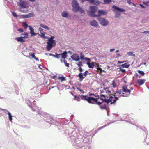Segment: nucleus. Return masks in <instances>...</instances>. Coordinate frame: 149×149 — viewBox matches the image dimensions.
I'll use <instances>...</instances> for the list:
<instances>
[{
    "label": "nucleus",
    "instance_id": "47",
    "mask_svg": "<svg viewBox=\"0 0 149 149\" xmlns=\"http://www.w3.org/2000/svg\"><path fill=\"white\" fill-rule=\"evenodd\" d=\"M63 62L65 66L68 67H70V64L67 62L66 60H64L63 61Z\"/></svg>",
    "mask_w": 149,
    "mask_h": 149
},
{
    "label": "nucleus",
    "instance_id": "4",
    "mask_svg": "<svg viewBox=\"0 0 149 149\" xmlns=\"http://www.w3.org/2000/svg\"><path fill=\"white\" fill-rule=\"evenodd\" d=\"M82 143H91L92 140L91 138L92 136L87 135L86 134H83L82 135Z\"/></svg>",
    "mask_w": 149,
    "mask_h": 149
},
{
    "label": "nucleus",
    "instance_id": "5",
    "mask_svg": "<svg viewBox=\"0 0 149 149\" xmlns=\"http://www.w3.org/2000/svg\"><path fill=\"white\" fill-rule=\"evenodd\" d=\"M88 15L92 18L97 17V10H87Z\"/></svg>",
    "mask_w": 149,
    "mask_h": 149
},
{
    "label": "nucleus",
    "instance_id": "29",
    "mask_svg": "<svg viewBox=\"0 0 149 149\" xmlns=\"http://www.w3.org/2000/svg\"><path fill=\"white\" fill-rule=\"evenodd\" d=\"M69 134L68 135H71V136H72V135H74V134L76 133V131L74 130L73 128H70V129L68 130Z\"/></svg>",
    "mask_w": 149,
    "mask_h": 149
},
{
    "label": "nucleus",
    "instance_id": "34",
    "mask_svg": "<svg viewBox=\"0 0 149 149\" xmlns=\"http://www.w3.org/2000/svg\"><path fill=\"white\" fill-rule=\"evenodd\" d=\"M10 10L12 16L15 18H17L19 17V15H17L16 12L13 11L12 10Z\"/></svg>",
    "mask_w": 149,
    "mask_h": 149
},
{
    "label": "nucleus",
    "instance_id": "42",
    "mask_svg": "<svg viewBox=\"0 0 149 149\" xmlns=\"http://www.w3.org/2000/svg\"><path fill=\"white\" fill-rule=\"evenodd\" d=\"M127 79V75L125 76L121 79V80L122 81H123L125 84H126L127 83V81L126 80H125V79Z\"/></svg>",
    "mask_w": 149,
    "mask_h": 149
},
{
    "label": "nucleus",
    "instance_id": "46",
    "mask_svg": "<svg viewBox=\"0 0 149 149\" xmlns=\"http://www.w3.org/2000/svg\"><path fill=\"white\" fill-rule=\"evenodd\" d=\"M60 56H61L60 54H58L57 53H56V54L54 55V57L57 59H59L60 58Z\"/></svg>",
    "mask_w": 149,
    "mask_h": 149
},
{
    "label": "nucleus",
    "instance_id": "58",
    "mask_svg": "<svg viewBox=\"0 0 149 149\" xmlns=\"http://www.w3.org/2000/svg\"><path fill=\"white\" fill-rule=\"evenodd\" d=\"M122 91V89H120L119 90H118L116 91V93H118L119 95L121 94V92Z\"/></svg>",
    "mask_w": 149,
    "mask_h": 149
},
{
    "label": "nucleus",
    "instance_id": "43",
    "mask_svg": "<svg viewBox=\"0 0 149 149\" xmlns=\"http://www.w3.org/2000/svg\"><path fill=\"white\" fill-rule=\"evenodd\" d=\"M27 104L28 106H29V107L33 111H35V110H34V109H33V108L32 104L31 102L29 103H27Z\"/></svg>",
    "mask_w": 149,
    "mask_h": 149
},
{
    "label": "nucleus",
    "instance_id": "27",
    "mask_svg": "<svg viewBox=\"0 0 149 149\" xmlns=\"http://www.w3.org/2000/svg\"><path fill=\"white\" fill-rule=\"evenodd\" d=\"M91 3L96 5H98L99 4L101 3L100 1L96 0H92L91 1Z\"/></svg>",
    "mask_w": 149,
    "mask_h": 149
},
{
    "label": "nucleus",
    "instance_id": "16",
    "mask_svg": "<svg viewBox=\"0 0 149 149\" xmlns=\"http://www.w3.org/2000/svg\"><path fill=\"white\" fill-rule=\"evenodd\" d=\"M86 101L89 104H94V100H97V99L93 97H88Z\"/></svg>",
    "mask_w": 149,
    "mask_h": 149
},
{
    "label": "nucleus",
    "instance_id": "36",
    "mask_svg": "<svg viewBox=\"0 0 149 149\" xmlns=\"http://www.w3.org/2000/svg\"><path fill=\"white\" fill-rule=\"evenodd\" d=\"M85 56L84 55L83 53L80 52V56H79V59L80 60H85Z\"/></svg>",
    "mask_w": 149,
    "mask_h": 149
},
{
    "label": "nucleus",
    "instance_id": "20",
    "mask_svg": "<svg viewBox=\"0 0 149 149\" xmlns=\"http://www.w3.org/2000/svg\"><path fill=\"white\" fill-rule=\"evenodd\" d=\"M76 76L79 78V80L80 82L82 81L84 78L83 73L80 72L77 75H76Z\"/></svg>",
    "mask_w": 149,
    "mask_h": 149
},
{
    "label": "nucleus",
    "instance_id": "39",
    "mask_svg": "<svg viewBox=\"0 0 149 149\" xmlns=\"http://www.w3.org/2000/svg\"><path fill=\"white\" fill-rule=\"evenodd\" d=\"M133 51H129L127 53V54L129 56H135V55Z\"/></svg>",
    "mask_w": 149,
    "mask_h": 149
},
{
    "label": "nucleus",
    "instance_id": "62",
    "mask_svg": "<svg viewBox=\"0 0 149 149\" xmlns=\"http://www.w3.org/2000/svg\"><path fill=\"white\" fill-rule=\"evenodd\" d=\"M85 60L87 61H91V58H89L87 57H85Z\"/></svg>",
    "mask_w": 149,
    "mask_h": 149
},
{
    "label": "nucleus",
    "instance_id": "59",
    "mask_svg": "<svg viewBox=\"0 0 149 149\" xmlns=\"http://www.w3.org/2000/svg\"><path fill=\"white\" fill-rule=\"evenodd\" d=\"M38 30L40 31V33H41L42 32H43V29L42 28V27H40L38 28Z\"/></svg>",
    "mask_w": 149,
    "mask_h": 149
},
{
    "label": "nucleus",
    "instance_id": "49",
    "mask_svg": "<svg viewBox=\"0 0 149 149\" xmlns=\"http://www.w3.org/2000/svg\"><path fill=\"white\" fill-rule=\"evenodd\" d=\"M112 1V0H104V3L105 4H109Z\"/></svg>",
    "mask_w": 149,
    "mask_h": 149
},
{
    "label": "nucleus",
    "instance_id": "24",
    "mask_svg": "<svg viewBox=\"0 0 149 149\" xmlns=\"http://www.w3.org/2000/svg\"><path fill=\"white\" fill-rule=\"evenodd\" d=\"M15 39L18 42H24L23 36L17 37V38H15Z\"/></svg>",
    "mask_w": 149,
    "mask_h": 149
},
{
    "label": "nucleus",
    "instance_id": "55",
    "mask_svg": "<svg viewBox=\"0 0 149 149\" xmlns=\"http://www.w3.org/2000/svg\"><path fill=\"white\" fill-rule=\"evenodd\" d=\"M62 86H64L65 87V88H66V89H69L70 88V86H69L66 85H65L64 84H62Z\"/></svg>",
    "mask_w": 149,
    "mask_h": 149
},
{
    "label": "nucleus",
    "instance_id": "53",
    "mask_svg": "<svg viewBox=\"0 0 149 149\" xmlns=\"http://www.w3.org/2000/svg\"><path fill=\"white\" fill-rule=\"evenodd\" d=\"M112 8L113 9H115V10H120V9H120V8L118 7H116L115 6V5H113V7H112Z\"/></svg>",
    "mask_w": 149,
    "mask_h": 149
},
{
    "label": "nucleus",
    "instance_id": "1",
    "mask_svg": "<svg viewBox=\"0 0 149 149\" xmlns=\"http://www.w3.org/2000/svg\"><path fill=\"white\" fill-rule=\"evenodd\" d=\"M77 135V134H75V135H72V136L68 137V140L73 146H76L79 149H92L90 146H88L84 145L82 139L78 138Z\"/></svg>",
    "mask_w": 149,
    "mask_h": 149
},
{
    "label": "nucleus",
    "instance_id": "54",
    "mask_svg": "<svg viewBox=\"0 0 149 149\" xmlns=\"http://www.w3.org/2000/svg\"><path fill=\"white\" fill-rule=\"evenodd\" d=\"M132 0H127V3H129L130 4H132L133 5L135 6L134 4L133 3L131 2V1H132Z\"/></svg>",
    "mask_w": 149,
    "mask_h": 149
},
{
    "label": "nucleus",
    "instance_id": "8",
    "mask_svg": "<svg viewBox=\"0 0 149 149\" xmlns=\"http://www.w3.org/2000/svg\"><path fill=\"white\" fill-rule=\"evenodd\" d=\"M115 14V17L116 18H118L120 16L122 13H125L126 10H113Z\"/></svg>",
    "mask_w": 149,
    "mask_h": 149
},
{
    "label": "nucleus",
    "instance_id": "52",
    "mask_svg": "<svg viewBox=\"0 0 149 149\" xmlns=\"http://www.w3.org/2000/svg\"><path fill=\"white\" fill-rule=\"evenodd\" d=\"M60 54L61 56L67 55V51H64L62 53H60Z\"/></svg>",
    "mask_w": 149,
    "mask_h": 149
},
{
    "label": "nucleus",
    "instance_id": "40",
    "mask_svg": "<svg viewBox=\"0 0 149 149\" xmlns=\"http://www.w3.org/2000/svg\"><path fill=\"white\" fill-rule=\"evenodd\" d=\"M23 26L24 28H28L29 25L26 21H24L22 22Z\"/></svg>",
    "mask_w": 149,
    "mask_h": 149
},
{
    "label": "nucleus",
    "instance_id": "3",
    "mask_svg": "<svg viewBox=\"0 0 149 149\" xmlns=\"http://www.w3.org/2000/svg\"><path fill=\"white\" fill-rule=\"evenodd\" d=\"M61 16L63 18H66L70 20L74 19L76 16V15L74 16L72 15V14L69 13L66 10H64L61 12Z\"/></svg>",
    "mask_w": 149,
    "mask_h": 149
},
{
    "label": "nucleus",
    "instance_id": "50",
    "mask_svg": "<svg viewBox=\"0 0 149 149\" xmlns=\"http://www.w3.org/2000/svg\"><path fill=\"white\" fill-rule=\"evenodd\" d=\"M29 56H32V58L35 59L36 56L35 55V53H29Z\"/></svg>",
    "mask_w": 149,
    "mask_h": 149
},
{
    "label": "nucleus",
    "instance_id": "31",
    "mask_svg": "<svg viewBox=\"0 0 149 149\" xmlns=\"http://www.w3.org/2000/svg\"><path fill=\"white\" fill-rule=\"evenodd\" d=\"M50 38L51 39L52 42L54 44V45H56V40L54 39L55 38V36H51L50 37Z\"/></svg>",
    "mask_w": 149,
    "mask_h": 149
},
{
    "label": "nucleus",
    "instance_id": "11",
    "mask_svg": "<svg viewBox=\"0 0 149 149\" xmlns=\"http://www.w3.org/2000/svg\"><path fill=\"white\" fill-rule=\"evenodd\" d=\"M19 6L22 8H26L28 7L29 4L26 1L20 0V1L18 3Z\"/></svg>",
    "mask_w": 149,
    "mask_h": 149
},
{
    "label": "nucleus",
    "instance_id": "57",
    "mask_svg": "<svg viewBox=\"0 0 149 149\" xmlns=\"http://www.w3.org/2000/svg\"><path fill=\"white\" fill-rule=\"evenodd\" d=\"M77 69L81 73H82L84 71L83 69L81 67H79V68H77Z\"/></svg>",
    "mask_w": 149,
    "mask_h": 149
},
{
    "label": "nucleus",
    "instance_id": "22",
    "mask_svg": "<svg viewBox=\"0 0 149 149\" xmlns=\"http://www.w3.org/2000/svg\"><path fill=\"white\" fill-rule=\"evenodd\" d=\"M112 97H110L109 98H104V102H105L107 105H109V103L111 104V101Z\"/></svg>",
    "mask_w": 149,
    "mask_h": 149
},
{
    "label": "nucleus",
    "instance_id": "15",
    "mask_svg": "<svg viewBox=\"0 0 149 149\" xmlns=\"http://www.w3.org/2000/svg\"><path fill=\"white\" fill-rule=\"evenodd\" d=\"M47 45H46V49L47 51H49L52 48L55 46L56 45H54V44L52 43L49 42H46Z\"/></svg>",
    "mask_w": 149,
    "mask_h": 149
},
{
    "label": "nucleus",
    "instance_id": "44",
    "mask_svg": "<svg viewBox=\"0 0 149 149\" xmlns=\"http://www.w3.org/2000/svg\"><path fill=\"white\" fill-rule=\"evenodd\" d=\"M138 72L141 76H144L145 74L144 71L142 70H137Z\"/></svg>",
    "mask_w": 149,
    "mask_h": 149
},
{
    "label": "nucleus",
    "instance_id": "45",
    "mask_svg": "<svg viewBox=\"0 0 149 149\" xmlns=\"http://www.w3.org/2000/svg\"><path fill=\"white\" fill-rule=\"evenodd\" d=\"M81 99L82 100H87V98L86 97H88L87 95H80Z\"/></svg>",
    "mask_w": 149,
    "mask_h": 149
},
{
    "label": "nucleus",
    "instance_id": "60",
    "mask_svg": "<svg viewBox=\"0 0 149 149\" xmlns=\"http://www.w3.org/2000/svg\"><path fill=\"white\" fill-rule=\"evenodd\" d=\"M64 133L66 135H68L69 134V131H68V129H65L64 130Z\"/></svg>",
    "mask_w": 149,
    "mask_h": 149
},
{
    "label": "nucleus",
    "instance_id": "14",
    "mask_svg": "<svg viewBox=\"0 0 149 149\" xmlns=\"http://www.w3.org/2000/svg\"><path fill=\"white\" fill-rule=\"evenodd\" d=\"M90 24L92 26L97 28L99 26V23L97 22L94 19L93 20H91L90 22Z\"/></svg>",
    "mask_w": 149,
    "mask_h": 149
},
{
    "label": "nucleus",
    "instance_id": "41",
    "mask_svg": "<svg viewBox=\"0 0 149 149\" xmlns=\"http://www.w3.org/2000/svg\"><path fill=\"white\" fill-rule=\"evenodd\" d=\"M29 34L27 32H26V36H23V39L24 41V42H25L26 39L29 38Z\"/></svg>",
    "mask_w": 149,
    "mask_h": 149
},
{
    "label": "nucleus",
    "instance_id": "17",
    "mask_svg": "<svg viewBox=\"0 0 149 149\" xmlns=\"http://www.w3.org/2000/svg\"><path fill=\"white\" fill-rule=\"evenodd\" d=\"M111 97H112L111 101V104H116L117 100H119V97L115 95L114 96H111Z\"/></svg>",
    "mask_w": 149,
    "mask_h": 149
},
{
    "label": "nucleus",
    "instance_id": "9",
    "mask_svg": "<svg viewBox=\"0 0 149 149\" xmlns=\"http://www.w3.org/2000/svg\"><path fill=\"white\" fill-rule=\"evenodd\" d=\"M72 5L74 9H81L79 3L76 0H73L72 1Z\"/></svg>",
    "mask_w": 149,
    "mask_h": 149
},
{
    "label": "nucleus",
    "instance_id": "6",
    "mask_svg": "<svg viewBox=\"0 0 149 149\" xmlns=\"http://www.w3.org/2000/svg\"><path fill=\"white\" fill-rule=\"evenodd\" d=\"M98 22L100 25L104 26H106L109 23V21L104 18H101L99 19Z\"/></svg>",
    "mask_w": 149,
    "mask_h": 149
},
{
    "label": "nucleus",
    "instance_id": "12",
    "mask_svg": "<svg viewBox=\"0 0 149 149\" xmlns=\"http://www.w3.org/2000/svg\"><path fill=\"white\" fill-rule=\"evenodd\" d=\"M0 110H3L4 112L6 114H7L8 116V119L9 121H12L13 120L12 117L13 116L11 114V113L9 112V111L5 109H3L2 108H0Z\"/></svg>",
    "mask_w": 149,
    "mask_h": 149
},
{
    "label": "nucleus",
    "instance_id": "19",
    "mask_svg": "<svg viewBox=\"0 0 149 149\" xmlns=\"http://www.w3.org/2000/svg\"><path fill=\"white\" fill-rule=\"evenodd\" d=\"M121 121H125L126 122H127L128 123L132 124L133 125H134V120L131 117H129V118L127 120H124L121 119Z\"/></svg>",
    "mask_w": 149,
    "mask_h": 149
},
{
    "label": "nucleus",
    "instance_id": "18",
    "mask_svg": "<svg viewBox=\"0 0 149 149\" xmlns=\"http://www.w3.org/2000/svg\"><path fill=\"white\" fill-rule=\"evenodd\" d=\"M146 81V80L145 79H137L136 80V83L139 86H141L144 84Z\"/></svg>",
    "mask_w": 149,
    "mask_h": 149
},
{
    "label": "nucleus",
    "instance_id": "10",
    "mask_svg": "<svg viewBox=\"0 0 149 149\" xmlns=\"http://www.w3.org/2000/svg\"><path fill=\"white\" fill-rule=\"evenodd\" d=\"M35 15L33 13H29L28 14L21 15L20 18L27 19L33 17Z\"/></svg>",
    "mask_w": 149,
    "mask_h": 149
},
{
    "label": "nucleus",
    "instance_id": "37",
    "mask_svg": "<svg viewBox=\"0 0 149 149\" xmlns=\"http://www.w3.org/2000/svg\"><path fill=\"white\" fill-rule=\"evenodd\" d=\"M120 66H122L123 68H128L130 66V64H128L127 63H125L124 64L120 65Z\"/></svg>",
    "mask_w": 149,
    "mask_h": 149
},
{
    "label": "nucleus",
    "instance_id": "61",
    "mask_svg": "<svg viewBox=\"0 0 149 149\" xmlns=\"http://www.w3.org/2000/svg\"><path fill=\"white\" fill-rule=\"evenodd\" d=\"M129 94H126L125 95H120V97H129Z\"/></svg>",
    "mask_w": 149,
    "mask_h": 149
},
{
    "label": "nucleus",
    "instance_id": "2",
    "mask_svg": "<svg viewBox=\"0 0 149 149\" xmlns=\"http://www.w3.org/2000/svg\"><path fill=\"white\" fill-rule=\"evenodd\" d=\"M38 111L37 112V115H39L40 116L43 118L44 120L46 121L49 124H55V121L52 117L50 116L49 114L47 113L42 111L38 107H37Z\"/></svg>",
    "mask_w": 149,
    "mask_h": 149
},
{
    "label": "nucleus",
    "instance_id": "56",
    "mask_svg": "<svg viewBox=\"0 0 149 149\" xmlns=\"http://www.w3.org/2000/svg\"><path fill=\"white\" fill-rule=\"evenodd\" d=\"M97 93H89V95H94L95 97H97Z\"/></svg>",
    "mask_w": 149,
    "mask_h": 149
},
{
    "label": "nucleus",
    "instance_id": "25",
    "mask_svg": "<svg viewBox=\"0 0 149 149\" xmlns=\"http://www.w3.org/2000/svg\"><path fill=\"white\" fill-rule=\"evenodd\" d=\"M101 106V109L102 110L106 109L108 107H109L108 105H107L105 102H103L102 103Z\"/></svg>",
    "mask_w": 149,
    "mask_h": 149
},
{
    "label": "nucleus",
    "instance_id": "51",
    "mask_svg": "<svg viewBox=\"0 0 149 149\" xmlns=\"http://www.w3.org/2000/svg\"><path fill=\"white\" fill-rule=\"evenodd\" d=\"M127 89L125 88V86H123L122 87V91H123V92L127 93Z\"/></svg>",
    "mask_w": 149,
    "mask_h": 149
},
{
    "label": "nucleus",
    "instance_id": "63",
    "mask_svg": "<svg viewBox=\"0 0 149 149\" xmlns=\"http://www.w3.org/2000/svg\"><path fill=\"white\" fill-rule=\"evenodd\" d=\"M68 56V55L62 56H61V58H63L65 60V59L67 58Z\"/></svg>",
    "mask_w": 149,
    "mask_h": 149
},
{
    "label": "nucleus",
    "instance_id": "13",
    "mask_svg": "<svg viewBox=\"0 0 149 149\" xmlns=\"http://www.w3.org/2000/svg\"><path fill=\"white\" fill-rule=\"evenodd\" d=\"M72 60L75 61H78L80 60L79 56L76 53H74L70 56Z\"/></svg>",
    "mask_w": 149,
    "mask_h": 149
},
{
    "label": "nucleus",
    "instance_id": "35",
    "mask_svg": "<svg viewBox=\"0 0 149 149\" xmlns=\"http://www.w3.org/2000/svg\"><path fill=\"white\" fill-rule=\"evenodd\" d=\"M85 62H82L81 61H78V62L76 63V65H78V66L79 67H81L83 66V64H85Z\"/></svg>",
    "mask_w": 149,
    "mask_h": 149
},
{
    "label": "nucleus",
    "instance_id": "33",
    "mask_svg": "<svg viewBox=\"0 0 149 149\" xmlns=\"http://www.w3.org/2000/svg\"><path fill=\"white\" fill-rule=\"evenodd\" d=\"M40 26L42 28H43L47 30H49L50 29V28L48 27L47 26L44 24V23H41Z\"/></svg>",
    "mask_w": 149,
    "mask_h": 149
},
{
    "label": "nucleus",
    "instance_id": "64",
    "mask_svg": "<svg viewBox=\"0 0 149 149\" xmlns=\"http://www.w3.org/2000/svg\"><path fill=\"white\" fill-rule=\"evenodd\" d=\"M142 33L143 34H149V31H148V30H146V31H144Z\"/></svg>",
    "mask_w": 149,
    "mask_h": 149
},
{
    "label": "nucleus",
    "instance_id": "48",
    "mask_svg": "<svg viewBox=\"0 0 149 149\" xmlns=\"http://www.w3.org/2000/svg\"><path fill=\"white\" fill-rule=\"evenodd\" d=\"M17 30L20 33H22L24 32V30L21 28H18Z\"/></svg>",
    "mask_w": 149,
    "mask_h": 149
},
{
    "label": "nucleus",
    "instance_id": "28",
    "mask_svg": "<svg viewBox=\"0 0 149 149\" xmlns=\"http://www.w3.org/2000/svg\"><path fill=\"white\" fill-rule=\"evenodd\" d=\"M45 34L46 33L43 32L40 33V34H39V36L43 39H46V38H48L47 36H45Z\"/></svg>",
    "mask_w": 149,
    "mask_h": 149
},
{
    "label": "nucleus",
    "instance_id": "7",
    "mask_svg": "<svg viewBox=\"0 0 149 149\" xmlns=\"http://www.w3.org/2000/svg\"><path fill=\"white\" fill-rule=\"evenodd\" d=\"M108 13V11L107 10H97V17L106 15Z\"/></svg>",
    "mask_w": 149,
    "mask_h": 149
},
{
    "label": "nucleus",
    "instance_id": "30",
    "mask_svg": "<svg viewBox=\"0 0 149 149\" xmlns=\"http://www.w3.org/2000/svg\"><path fill=\"white\" fill-rule=\"evenodd\" d=\"M80 95H79L77 94L74 96V100H76L77 101H80L81 100Z\"/></svg>",
    "mask_w": 149,
    "mask_h": 149
},
{
    "label": "nucleus",
    "instance_id": "23",
    "mask_svg": "<svg viewBox=\"0 0 149 149\" xmlns=\"http://www.w3.org/2000/svg\"><path fill=\"white\" fill-rule=\"evenodd\" d=\"M73 12L74 13H77L79 12L81 15H83L85 14V10H72Z\"/></svg>",
    "mask_w": 149,
    "mask_h": 149
},
{
    "label": "nucleus",
    "instance_id": "32",
    "mask_svg": "<svg viewBox=\"0 0 149 149\" xmlns=\"http://www.w3.org/2000/svg\"><path fill=\"white\" fill-rule=\"evenodd\" d=\"M95 99L96 98H95ZM94 102H95V104L99 105L100 108L101 109L102 102L98 101V98H96V100H95Z\"/></svg>",
    "mask_w": 149,
    "mask_h": 149
},
{
    "label": "nucleus",
    "instance_id": "21",
    "mask_svg": "<svg viewBox=\"0 0 149 149\" xmlns=\"http://www.w3.org/2000/svg\"><path fill=\"white\" fill-rule=\"evenodd\" d=\"M86 64L89 68L93 69L95 66V62H93L91 63L89 62H87L86 63Z\"/></svg>",
    "mask_w": 149,
    "mask_h": 149
},
{
    "label": "nucleus",
    "instance_id": "26",
    "mask_svg": "<svg viewBox=\"0 0 149 149\" xmlns=\"http://www.w3.org/2000/svg\"><path fill=\"white\" fill-rule=\"evenodd\" d=\"M58 78L59 80H60L61 82L66 80V77H64L63 75L59 76L58 77Z\"/></svg>",
    "mask_w": 149,
    "mask_h": 149
},
{
    "label": "nucleus",
    "instance_id": "38",
    "mask_svg": "<svg viewBox=\"0 0 149 149\" xmlns=\"http://www.w3.org/2000/svg\"><path fill=\"white\" fill-rule=\"evenodd\" d=\"M118 66H119V70L118 71H121L122 73H125L126 72V70L125 69H123V68L122 67V66H120V65H119Z\"/></svg>",
    "mask_w": 149,
    "mask_h": 149
}]
</instances>
